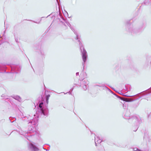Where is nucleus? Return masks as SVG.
<instances>
[{
  "label": "nucleus",
  "mask_w": 151,
  "mask_h": 151,
  "mask_svg": "<svg viewBox=\"0 0 151 151\" xmlns=\"http://www.w3.org/2000/svg\"><path fill=\"white\" fill-rule=\"evenodd\" d=\"M50 97V95L49 94L47 95L46 96V101L47 103H48V100L49 99V98Z\"/></svg>",
  "instance_id": "nucleus-1"
},
{
  "label": "nucleus",
  "mask_w": 151,
  "mask_h": 151,
  "mask_svg": "<svg viewBox=\"0 0 151 151\" xmlns=\"http://www.w3.org/2000/svg\"><path fill=\"white\" fill-rule=\"evenodd\" d=\"M83 60L84 62H85L86 60V55L85 54H83Z\"/></svg>",
  "instance_id": "nucleus-2"
},
{
  "label": "nucleus",
  "mask_w": 151,
  "mask_h": 151,
  "mask_svg": "<svg viewBox=\"0 0 151 151\" xmlns=\"http://www.w3.org/2000/svg\"><path fill=\"white\" fill-rule=\"evenodd\" d=\"M43 104V102H41V103H40V104L39 105V107H40V108H42V105Z\"/></svg>",
  "instance_id": "nucleus-3"
},
{
  "label": "nucleus",
  "mask_w": 151,
  "mask_h": 151,
  "mask_svg": "<svg viewBox=\"0 0 151 151\" xmlns=\"http://www.w3.org/2000/svg\"><path fill=\"white\" fill-rule=\"evenodd\" d=\"M136 151H141L139 150H137Z\"/></svg>",
  "instance_id": "nucleus-4"
}]
</instances>
